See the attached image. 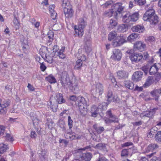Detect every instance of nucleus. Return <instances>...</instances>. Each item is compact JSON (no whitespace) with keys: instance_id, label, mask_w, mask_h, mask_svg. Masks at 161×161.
I'll list each match as a JSON object with an SVG mask.
<instances>
[{"instance_id":"obj_45","label":"nucleus","mask_w":161,"mask_h":161,"mask_svg":"<svg viewBox=\"0 0 161 161\" xmlns=\"http://www.w3.org/2000/svg\"><path fill=\"white\" fill-rule=\"evenodd\" d=\"M126 28L124 25H122L118 26L117 31L120 32H124L126 31Z\"/></svg>"},{"instance_id":"obj_44","label":"nucleus","mask_w":161,"mask_h":161,"mask_svg":"<svg viewBox=\"0 0 161 161\" xmlns=\"http://www.w3.org/2000/svg\"><path fill=\"white\" fill-rule=\"evenodd\" d=\"M8 148L7 146L4 144L0 145V153L1 154L6 151Z\"/></svg>"},{"instance_id":"obj_41","label":"nucleus","mask_w":161,"mask_h":161,"mask_svg":"<svg viewBox=\"0 0 161 161\" xmlns=\"http://www.w3.org/2000/svg\"><path fill=\"white\" fill-rule=\"evenodd\" d=\"M153 82V78L152 76L148 77L146 83L144 84V86L145 87L147 86H149L151 85Z\"/></svg>"},{"instance_id":"obj_43","label":"nucleus","mask_w":161,"mask_h":161,"mask_svg":"<svg viewBox=\"0 0 161 161\" xmlns=\"http://www.w3.org/2000/svg\"><path fill=\"white\" fill-rule=\"evenodd\" d=\"M62 7L64 9L71 7V6L70 4V3L68 0H63L62 3Z\"/></svg>"},{"instance_id":"obj_47","label":"nucleus","mask_w":161,"mask_h":161,"mask_svg":"<svg viewBox=\"0 0 161 161\" xmlns=\"http://www.w3.org/2000/svg\"><path fill=\"white\" fill-rule=\"evenodd\" d=\"M82 63L81 60H78L76 62L75 66V68L77 69H79L82 66Z\"/></svg>"},{"instance_id":"obj_32","label":"nucleus","mask_w":161,"mask_h":161,"mask_svg":"<svg viewBox=\"0 0 161 161\" xmlns=\"http://www.w3.org/2000/svg\"><path fill=\"white\" fill-rule=\"evenodd\" d=\"M118 35L116 32L115 31H112L108 34V40L109 41H111L112 40H114L116 37L118 36Z\"/></svg>"},{"instance_id":"obj_62","label":"nucleus","mask_w":161,"mask_h":161,"mask_svg":"<svg viewBox=\"0 0 161 161\" xmlns=\"http://www.w3.org/2000/svg\"><path fill=\"white\" fill-rule=\"evenodd\" d=\"M40 64V67L41 70L42 71H44L47 68L46 67L43 63H41Z\"/></svg>"},{"instance_id":"obj_54","label":"nucleus","mask_w":161,"mask_h":161,"mask_svg":"<svg viewBox=\"0 0 161 161\" xmlns=\"http://www.w3.org/2000/svg\"><path fill=\"white\" fill-rule=\"evenodd\" d=\"M113 4V2L112 1H109L106 2L103 5L104 7L107 8L108 6L111 5Z\"/></svg>"},{"instance_id":"obj_10","label":"nucleus","mask_w":161,"mask_h":161,"mask_svg":"<svg viewBox=\"0 0 161 161\" xmlns=\"http://www.w3.org/2000/svg\"><path fill=\"white\" fill-rule=\"evenodd\" d=\"M161 68V64L159 63H155L151 66L149 72L151 75H153L156 74Z\"/></svg>"},{"instance_id":"obj_29","label":"nucleus","mask_w":161,"mask_h":161,"mask_svg":"<svg viewBox=\"0 0 161 161\" xmlns=\"http://www.w3.org/2000/svg\"><path fill=\"white\" fill-rule=\"evenodd\" d=\"M125 86L126 88L130 90H132L134 88V84L129 80H126L124 82Z\"/></svg>"},{"instance_id":"obj_37","label":"nucleus","mask_w":161,"mask_h":161,"mask_svg":"<svg viewBox=\"0 0 161 161\" xmlns=\"http://www.w3.org/2000/svg\"><path fill=\"white\" fill-rule=\"evenodd\" d=\"M96 149L101 150H106V147L105 144L100 143L96 145L94 147Z\"/></svg>"},{"instance_id":"obj_28","label":"nucleus","mask_w":161,"mask_h":161,"mask_svg":"<svg viewBox=\"0 0 161 161\" xmlns=\"http://www.w3.org/2000/svg\"><path fill=\"white\" fill-rule=\"evenodd\" d=\"M158 129L156 127H154L148 130V133L147 135L148 137H153L156 132L157 130Z\"/></svg>"},{"instance_id":"obj_52","label":"nucleus","mask_w":161,"mask_h":161,"mask_svg":"<svg viewBox=\"0 0 161 161\" xmlns=\"http://www.w3.org/2000/svg\"><path fill=\"white\" fill-rule=\"evenodd\" d=\"M68 125L70 129L73 127V120L70 116L68 117Z\"/></svg>"},{"instance_id":"obj_27","label":"nucleus","mask_w":161,"mask_h":161,"mask_svg":"<svg viewBox=\"0 0 161 161\" xmlns=\"http://www.w3.org/2000/svg\"><path fill=\"white\" fill-rule=\"evenodd\" d=\"M98 111L99 110H98V109L97 108V107L96 106H93L91 108L92 116L93 117H96Z\"/></svg>"},{"instance_id":"obj_60","label":"nucleus","mask_w":161,"mask_h":161,"mask_svg":"<svg viewBox=\"0 0 161 161\" xmlns=\"http://www.w3.org/2000/svg\"><path fill=\"white\" fill-rule=\"evenodd\" d=\"M5 89L6 91L9 92H11L12 88L11 86L9 85H7L5 87Z\"/></svg>"},{"instance_id":"obj_55","label":"nucleus","mask_w":161,"mask_h":161,"mask_svg":"<svg viewBox=\"0 0 161 161\" xmlns=\"http://www.w3.org/2000/svg\"><path fill=\"white\" fill-rule=\"evenodd\" d=\"M121 155L122 157L126 156L128 155V152L126 149L123 150L121 152Z\"/></svg>"},{"instance_id":"obj_13","label":"nucleus","mask_w":161,"mask_h":161,"mask_svg":"<svg viewBox=\"0 0 161 161\" xmlns=\"http://www.w3.org/2000/svg\"><path fill=\"white\" fill-rule=\"evenodd\" d=\"M113 54L111 58L114 60H119L122 57V53L120 50L115 49L113 51Z\"/></svg>"},{"instance_id":"obj_26","label":"nucleus","mask_w":161,"mask_h":161,"mask_svg":"<svg viewBox=\"0 0 161 161\" xmlns=\"http://www.w3.org/2000/svg\"><path fill=\"white\" fill-rule=\"evenodd\" d=\"M56 97L57 98V101L58 104H61L65 103V100L63 98L62 95L61 94H57Z\"/></svg>"},{"instance_id":"obj_7","label":"nucleus","mask_w":161,"mask_h":161,"mask_svg":"<svg viewBox=\"0 0 161 161\" xmlns=\"http://www.w3.org/2000/svg\"><path fill=\"white\" fill-rule=\"evenodd\" d=\"M146 44L143 42L140 41L136 42L134 45V49L140 52H142L146 49Z\"/></svg>"},{"instance_id":"obj_61","label":"nucleus","mask_w":161,"mask_h":161,"mask_svg":"<svg viewBox=\"0 0 161 161\" xmlns=\"http://www.w3.org/2000/svg\"><path fill=\"white\" fill-rule=\"evenodd\" d=\"M30 157V161H36L35 157L34 156V153H33L32 151L31 152Z\"/></svg>"},{"instance_id":"obj_15","label":"nucleus","mask_w":161,"mask_h":161,"mask_svg":"<svg viewBox=\"0 0 161 161\" xmlns=\"http://www.w3.org/2000/svg\"><path fill=\"white\" fill-rule=\"evenodd\" d=\"M64 11L66 18H69L72 17L74 12L72 8V7L64 9Z\"/></svg>"},{"instance_id":"obj_23","label":"nucleus","mask_w":161,"mask_h":161,"mask_svg":"<svg viewBox=\"0 0 161 161\" xmlns=\"http://www.w3.org/2000/svg\"><path fill=\"white\" fill-rule=\"evenodd\" d=\"M54 7L53 5H50L49 8V10L51 17L54 20L56 19L57 15V13L54 10Z\"/></svg>"},{"instance_id":"obj_9","label":"nucleus","mask_w":161,"mask_h":161,"mask_svg":"<svg viewBox=\"0 0 161 161\" xmlns=\"http://www.w3.org/2000/svg\"><path fill=\"white\" fill-rule=\"evenodd\" d=\"M158 109V108H157L151 109L150 111H147L141 114L140 116L142 118L145 117L152 118L155 114L156 111Z\"/></svg>"},{"instance_id":"obj_6","label":"nucleus","mask_w":161,"mask_h":161,"mask_svg":"<svg viewBox=\"0 0 161 161\" xmlns=\"http://www.w3.org/2000/svg\"><path fill=\"white\" fill-rule=\"evenodd\" d=\"M155 15V10L151 8L146 11L143 16V19L144 21H148L150 19L153 18L155 19V21H156L157 17H153Z\"/></svg>"},{"instance_id":"obj_12","label":"nucleus","mask_w":161,"mask_h":161,"mask_svg":"<svg viewBox=\"0 0 161 161\" xmlns=\"http://www.w3.org/2000/svg\"><path fill=\"white\" fill-rule=\"evenodd\" d=\"M106 114L110 118H114L115 119L111 120V119H106L104 120L106 124H109L113 122H118V118L115 116V115H113L111 112L110 110L108 111Z\"/></svg>"},{"instance_id":"obj_53","label":"nucleus","mask_w":161,"mask_h":161,"mask_svg":"<svg viewBox=\"0 0 161 161\" xmlns=\"http://www.w3.org/2000/svg\"><path fill=\"white\" fill-rule=\"evenodd\" d=\"M134 1L140 5H143L146 3V0H134Z\"/></svg>"},{"instance_id":"obj_50","label":"nucleus","mask_w":161,"mask_h":161,"mask_svg":"<svg viewBox=\"0 0 161 161\" xmlns=\"http://www.w3.org/2000/svg\"><path fill=\"white\" fill-rule=\"evenodd\" d=\"M107 97L108 98V101L109 102H111L113 99L112 92L111 91H109L108 92Z\"/></svg>"},{"instance_id":"obj_31","label":"nucleus","mask_w":161,"mask_h":161,"mask_svg":"<svg viewBox=\"0 0 161 161\" xmlns=\"http://www.w3.org/2000/svg\"><path fill=\"white\" fill-rule=\"evenodd\" d=\"M45 79L50 83H54L56 82V80L55 78L51 74L46 77Z\"/></svg>"},{"instance_id":"obj_35","label":"nucleus","mask_w":161,"mask_h":161,"mask_svg":"<svg viewBox=\"0 0 161 161\" xmlns=\"http://www.w3.org/2000/svg\"><path fill=\"white\" fill-rule=\"evenodd\" d=\"M130 15L129 13H127L123 17V21L124 22L128 23L131 21L130 18Z\"/></svg>"},{"instance_id":"obj_16","label":"nucleus","mask_w":161,"mask_h":161,"mask_svg":"<svg viewBox=\"0 0 161 161\" xmlns=\"http://www.w3.org/2000/svg\"><path fill=\"white\" fill-rule=\"evenodd\" d=\"M131 30L133 32L140 33L143 32L145 31V29L143 25H138L133 26Z\"/></svg>"},{"instance_id":"obj_1","label":"nucleus","mask_w":161,"mask_h":161,"mask_svg":"<svg viewBox=\"0 0 161 161\" xmlns=\"http://www.w3.org/2000/svg\"><path fill=\"white\" fill-rule=\"evenodd\" d=\"M60 81L62 86L64 88L69 87L70 89L75 93L78 92L79 90L77 84L71 82L66 72L62 73Z\"/></svg>"},{"instance_id":"obj_11","label":"nucleus","mask_w":161,"mask_h":161,"mask_svg":"<svg viewBox=\"0 0 161 161\" xmlns=\"http://www.w3.org/2000/svg\"><path fill=\"white\" fill-rule=\"evenodd\" d=\"M9 105V103L8 101H4L2 102L0 99V114L5 113L6 111V108Z\"/></svg>"},{"instance_id":"obj_18","label":"nucleus","mask_w":161,"mask_h":161,"mask_svg":"<svg viewBox=\"0 0 161 161\" xmlns=\"http://www.w3.org/2000/svg\"><path fill=\"white\" fill-rule=\"evenodd\" d=\"M142 72L140 71L135 72L132 75V80L135 81H137L140 80L142 78Z\"/></svg>"},{"instance_id":"obj_17","label":"nucleus","mask_w":161,"mask_h":161,"mask_svg":"<svg viewBox=\"0 0 161 161\" xmlns=\"http://www.w3.org/2000/svg\"><path fill=\"white\" fill-rule=\"evenodd\" d=\"M117 77L119 79H124L127 78L128 73L125 70H119L117 73Z\"/></svg>"},{"instance_id":"obj_22","label":"nucleus","mask_w":161,"mask_h":161,"mask_svg":"<svg viewBox=\"0 0 161 161\" xmlns=\"http://www.w3.org/2000/svg\"><path fill=\"white\" fill-rule=\"evenodd\" d=\"M139 34L137 33H132L127 37V41L130 42H134L138 37Z\"/></svg>"},{"instance_id":"obj_25","label":"nucleus","mask_w":161,"mask_h":161,"mask_svg":"<svg viewBox=\"0 0 161 161\" xmlns=\"http://www.w3.org/2000/svg\"><path fill=\"white\" fill-rule=\"evenodd\" d=\"M122 3H117L113 5V6L115 8L117 9V11H116L119 14H120V12L123 9V7L122 6Z\"/></svg>"},{"instance_id":"obj_42","label":"nucleus","mask_w":161,"mask_h":161,"mask_svg":"<svg viewBox=\"0 0 161 161\" xmlns=\"http://www.w3.org/2000/svg\"><path fill=\"white\" fill-rule=\"evenodd\" d=\"M156 153H153L151 154H150L148 155V157L149 158H150L152 157H153L151 159L152 161H161V158L160 159H158V158L156 156H154V155Z\"/></svg>"},{"instance_id":"obj_34","label":"nucleus","mask_w":161,"mask_h":161,"mask_svg":"<svg viewBox=\"0 0 161 161\" xmlns=\"http://www.w3.org/2000/svg\"><path fill=\"white\" fill-rule=\"evenodd\" d=\"M96 91L97 93H99V95L103 93V86L100 84H98L96 86Z\"/></svg>"},{"instance_id":"obj_57","label":"nucleus","mask_w":161,"mask_h":161,"mask_svg":"<svg viewBox=\"0 0 161 161\" xmlns=\"http://www.w3.org/2000/svg\"><path fill=\"white\" fill-rule=\"evenodd\" d=\"M133 145V143L131 142H127L122 145L123 147H128Z\"/></svg>"},{"instance_id":"obj_38","label":"nucleus","mask_w":161,"mask_h":161,"mask_svg":"<svg viewBox=\"0 0 161 161\" xmlns=\"http://www.w3.org/2000/svg\"><path fill=\"white\" fill-rule=\"evenodd\" d=\"M65 48L62 47L61 49H59L58 52V55L59 57L61 58H64L65 57V56L63 53L64 51Z\"/></svg>"},{"instance_id":"obj_14","label":"nucleus","mask_w":161,"mask_h":161,"mask_svg":"<svg viewBox=\"0 0 161 161\" xmlns=\"http://www.w3.org/2000/svg\"><path fill=\"white\" fill-rule=\"evenodd\" d=\"M103 14L105 17H110L113 16L114 17L115 19H117L118 18V13L117 12L114 10L113 9L105 11Z\"/></svg>"},{"instance_id":"obj_33","label":"nucleus","mask_w":161,"mask_h":161,"mask_svg":"<svg viewBox=\"0 0 161 161\" xmlns=\"http://www.w3.org/2000/svg\"><path fill=\"white\" fill-rule=\"evenodd\" d=\"M48 42H52L53 40L54 33L52 31H49L47 35Z\"/></svg>"},{"instance_id":"obj_58","label":"nucleus","mask_w":161,"mask_h":161,"mask_svg":"<svg viewBox=\"0 0 161 161\" xmlns=\"http://www.w3.org/2000/svg\"><path fill=\"white\" fill-rule=\"evenodd\" d=\"M156 92H157L154 91L153 92H152V93L153 95V96L154 97L156 101H157L159 97V96L156 94Z\"/></svg>"},{"instance_id":"obj_63","label":"nucleus","mask_w":161,"mask_h":161,"mask_svg":"<svg viewBox=\"0 0 161 161\" xmlns=\"http://www.w3.org/2000/svg\"><path fill=\"white\" fill-rule=\"evenodd\" d=\"M109 79L114 84H116V82L115 81V79L114 77L112 75H110L109 76Z\"/></svg>"},{"instance_id":"obj_3","label":"nucleus","mask_w":161,"mask_h":161,"mask_svg":"<svg viewBox=\"0 0 161 161\" xmlns=\"http://www.w3.org/2000/svg\"><path fill=\"white\" fill-rule=\"evenodd\" d=\"M127 42L125 37L122 35H118L117 37L114 40L112 43L114 47L120 46Z\"/></svg>"},{"instance_id":"obj_39","label":"nucleus","mask_w":161,"mask_h":161,"mask_svg":"<svg viewBox=\"0 0 161 161\" xmlns=\"http://www.w3.org/2000/svg\"><path fill=\"white\" fill-rule=\"evenodd\" d=\"M46 61L50 63L51 64L53 62V55L51 53H49L45 55Z\"/></svg>"},{"instance_id":"obj_4","label":"nucleus","mask_w":161,"mask_h":161,"mask_svg":"<svg viewBox=\"0 0 161 161\" xmlns=\"http://www.w3.org/2000/svg\"><path fill=\"white\" fill-rule=\"evenodd\" d=\"M90 148V146H87L82 148L78 149L77 153L78 154H80V158L79 160H84L85 161H90L92 158V154L90 153H81V150L84 151L86 149Z\"/></svg>"},{"instance_id":"obj_8","label":"nucleus","mask_w":161,"mask_h":161,"mask_svg":"<svg viewBox=\"0 0 161 161\" xmlns=\"http://www.w3.org/2000/svg\"><path fill=\"white\" fill-rule=\"evenodd\" d=\"M143 58V56L141 53H134L131 54L130 56V58L131 61L135 63L140 61Z\"/></svg>"},{"instance_id":"obj_30","label":"nucleus","mask_w":161,"mask_h":161,"mask_svg":"<svg viewBox=\"0 0 161 161\" xmlns=\"http://www.w3.org/2000/svg\"><path fill=\"white\" fill-rule=\"evenodd\" d=\"M157 17L156 21H155V18H153L151 19H150L148 21H149L150 22V24L152 26H154L156 25V24H157V23L158 22L159 20H158V17L156 14L153 16V17Z\"/></svg>"},{"instance_id":"obj_40","label":"nucleus","mask_w":161,"mask_h":161,"mask_svg":"<svg viewBox=\"0 0 161 161\" xmlns=\"http://www.w3.org/2000/svg\"><path fill=\"white\" fill-rule=\"evenodd\" d=\"M107 106V105L106 103L105 102L102 103L99 105L97 107V108L99 111V110L100 111L106 109Z\"/></svg>"},{"instance_id":"obj_20","label":"nucleus","mask_w":161,"mask_h":161,"mask_svg":"<svg viewBox=\"0 0 161 161\" xmlns=\"http://www.w3.org/2000/svg\"><path fill=\"white\" fill-rule=\"evenodd\" d=\"M65 136L67 139H70V140L79 139L77 135H76L74 133L72 132H68L65 134Z\"/></svg>"},{"instance_id":"obj_2","label":"nucleus","mask_w":161,"mask_h":161,"mask_svg":"<svg viewBox=\"0 0 161 161\" xmlns=\"http://www.w3.org/2000/svg\"><path fill=\"white\" fill-rule=\"evenodd\" d=\"M78 27L76 26L74 27L75 33L79 37H81L83 34L84 29L87 25L86 20L85 18H80L78 20Z\"/></svg>"},{"instance_id":"obj_5","label":"nucleus","mask_w":161,"mask_h":161,"mask_svg":"<svg viewBox=\"0 0 161 161\" xmlns=\"http://www.w3.org/2000/svg\"><path fill=\"white\" fill-rule=\"evenodd\" d=\"M78 100V106L80 112L83 114L86 112L87 105L86 103L85 102L84 98L79 97Z\"/></svg>"},{"instance_id":"obj_19","label":"nucleus","mask_w":161,"mask_h":161,"mask_svg":"<svg viewBox=\"0 0 161 161\" xmlns=\"http://www.w3.org/2000/svg\"><path fill=\"white\" fill-rule=\"evenodd\" d=\"M158 147V146L157 144H150L145 148V152L148 153L150 152H152L153 150L157 149Z\"/></svg>"},{"instance_id":"obj_64","label":"nucleus","mask_w":161,"mask_h":161,"mask_svg":"<svg viewBox=\"0 0 161 161\" xmlns=\"http://www.w3.org/2000/svg\"><path fill=\"white\" fill-rule=\"evenodd\" d=\"M36 136V132L34 131H32L31 132V137L32 138H35Z\"/></svg>"},{"instance_id":"obj_59","label":"nucleus","mask_w":161,"mask_h":161,"mask_svg":"<svg viewBox=\"0 0 161 161\" xmlns=\"http://www.w3.org/2000/svg\"><path fill=\"white\" fill-rule=\"evenodd\" d=\"M147 40L150 42H153L155 41V37L153 36H150L147 37Z\"/></svg>"},{"instance_id":"obj_24","label":"nucleus","mask_w":161,"mask_h":161,"mask_svg":"<svg viewBox=\"0 0 161 161\" xmlns=\"http://www.w3.org/2000/svg\"><path fill=\"white\" fill-rule=\"evenodd\" d=\"M86 52L88 53L91 52L92 49L91 47V42L90 41L86 42L84 46Z\"/></svg>"},{"instance_id":"obj_48","label":"nucleus","mask_w":161,"mask_h":161,"mask_svg":"<svg viewBox=\"0 0 161 161\" xmlns=\"http://www.w3.org/2000/svg\"><path fill=\"white\" fill-rule=\"evenodd\" d=\"M50 108L52 109L53 111H55L58 108V105L56 103H54L52 102V101H50Z\"/></svg>"},{"instance_id":"obj_51","label":"nucleus","mask_w":161,"mask_h":161,"mask_svg":"<svg viewBox=\"0 0 161 161\" xmlns=\"http://www.w3.org/2000/svg\"><path fill=\"white\" fill-rule=\"evenodd\" d=\"M59 125L61 128H62L63 130H66L65 128V122L61 120L59 121Z\"/></svg>"},{"instance_id":"obj_36","label":"nucleus","mask_w":161,"mask_h":161,"mask_svg":"<svg viewBox=\"0 0 161 161\" xmlns=\"http://www.w3.org/2000/svg\"><path fill=\"white\" fill-rule=\"evenodd\" d=\"M139 14L137 12H135L130 15V19L131 21H136L139 18Z\"/></svg>"},{"instance_id":"obj_46","label":"nucleus","mask_w":161,"mask_h":161,"mask_svg":"<svg viewBox=\"0 0 161 161\" xmlns=\"http://www.w3.org/2000/svg\"><path fill=\"white\" fill-rule=\"evenodd\" d=\"M93 127L99 134L101 133L104 130V128L103 127H100L98 128H97V125H93Z\"/></svg>"},{"instance_id":"obj_49","label":"nucleus","mask_w":161,"mask_h":161,"mask_svg":"<svg viewBox=\"0 0 161 161\" xmlns=\"http://www.w3.org/2000/svg\"><path fill=\"white\" fill-rule=\"evenodd\" d=\"M155 138L158 142L161 143V131H158L156 134Z\"/></svg>"},{"instance_id":"obj_21","label":"nucleus","mask_w":161,"mask_h":161,"mask_svg":"<svg viewBox=\"0 0 161 161\" xmlns=\"http://www.w3.org/2000/svg\"><path fill=\"white\" fill-rule=\"evenodd\" d=\"M117 19H111L110 20L108 24V28L110 30L113 29L117 25L118 23L116 21Z\"/></svg>"},{"instance_id":"obj_56","label":"nucleus","mask_w":161,"mask_h":161,"mask_svg":"<svg viewBox=\"0 0 161 161\" xmlns=\"http://www.w3.org/2000/svg\"><path fill=\"white\" fill-rule=\"evenodd\" d=\"M13 23L15 26H17L18 27L19 26V24L17 18L14 17L13 20Z\"/></svg>"}]
</instances>
